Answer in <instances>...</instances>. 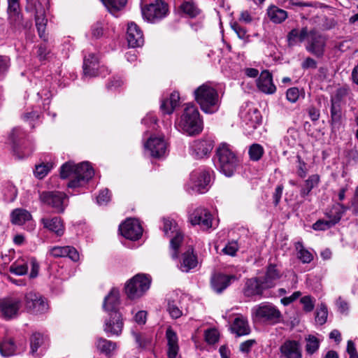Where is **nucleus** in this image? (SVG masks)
Wrapping results in <instances>:
<instances>
[{"label": "nucleus", "mask_w": 358, "mask_h": 358, "mask_svg": "<svg viewBox=\"0 0 358 358\" xmlns=\"http://www.w3.org/2000/svg\"><path fill=\"white\" fill-rule=\"evenodd\" d=\"M94 175V169L87 162L78 164L68 162L64 164L60 169L62 178L71 179L67 185L69 188H76L84 185Z\"/></svg>", "instance_id": "1"}, {"label": "nucleus", "mask_w": 358, "mask_h": 358, "mask_svg": "<svg viewBox=\"0 0 358 358\" xmlns=\"http://www.w3.org/2000/svg\"><path fill=\"white\" fill-rule=\"evenodd\" d=\"M119 305L120 292L117 289L113 288L105 297L103 307L110 316V320L106 322L104 330L115 335H119L123 327L121 315L118 312Z\"/></svg>", "instance_id": "2"}, {"label": "nucleus", "mask_w": 358, "mask_h": 358, "mask_svg": "<svg viewBox=\"0 0 358 358\" xmlns=\"http://www.w3.org/2000/svg\"><path fill=\"white\" fill-rule=\"evenodd\" d=\"M195 100L206 113L212 114L219 110L220 99L217 91L207 84H203L194 91Z\"/></svg>", "instance_id": "3"}, {"label": "nucleus", "mask_w": 358, "mask_h": 358, "mask_svg": "<svg viewBox=\"0 0 358 358\" xmlns=\"http://www.w3.org/2000/svg\"><path fill=\"white\" fill-rule=\"evenodd\" d=\"M216 154L220 171L226 176H231L239 164V160L230 145L222 143L217 148Z\"/></svg>", "instance_id": "4"}, {"label": "nucleus", "mask_w": 358, "mask_h": 358, "mask_svg": "<svg viewBox=\"0 0 358 358\" xmlns=\"http://www.w3.org/2000/svg\"><path fill=\"white\" fill-rule=\"evenodd\" d=\"M179 126L188 135L193 136L202 131V123L197 108L187 104L181 115Z\"/></svg>", "instance_id": "5"}, {"label": "nucleus", "mask_w": 358, "mask_h": 358, "mask_svg": "<svg viewBox=\"0 0 358 358\" xmlns=\"http://www.w3.org/2000/svg\"><path fill=\"white\" fill-rule=\"evenodd\" d=\"M150 280L144 274H137L126 285L125 292L128 297L135 299L141 297L150 288Z\"/></svg>", "instance_id": "6"}, {"label": "nucleus", "mask_w": 358, "mask_h": 358, "mask_svg": "<svg viewBox=\"0 0 358 358\" xmlns=\"http://www.w3.org/2000/svg\"><path fill=\"white\" fill-rule=\"evenodd\" d=\"M252 314L257 320L271 324L278 323L281 317L280 310L275 306L267 303L255 307Z\"/></svg>", "instance_id": "7"}, {"label": "nucleus", "mask_w": 358, "mask_h": 358, "mask_svg": "<svg viewBox=\"0 0 358 358\" xmlns=\"http://www.w3.org/2000/svg\"><path fill=\"white\" fill-rule=\"evenodd\" d=\"M22 300L14 295L6 296L0 299V317L5 320H12L19 315Z\"/></svg>", "instance_id": "8"}, {"label": "nucleus", "mask_w": 358, "mask_h": 358, "mask_svg": "<svg viewBox=\"0 0 358 358\" xmlns=\"http://www.w3.org/2000/svg\"><path fill=\"white\" fill-rule=\"evenodd\" d=\"M163 231L166 236L172 237L170 241L171 248L173 250L171 256L173 259L178 257V249L183 240V236L180 232L178 224L173 220L164 218Z\"/></svg>", "instance_id": "9"}, {"label": "nucleus", "mask_w": 358, "mask_h": 358, "mask_svg": "<svg viewBox=\"0 0 358 358\" xmlns=\"http://www.w3.org/2000/svg\"><path fill=\"white\" fill-rule=\"evenodd\" d=\"M40 199L54 208L56 213H62L67 206L68 196L62 192H43L40 195Z\"/></svg>", "instance_id": "10"}, {"label": "nucleus", "mask_w": 358, "mask_h": 358, "mask_svg": "<svg viewBox=\"0 0 358 358\" xmlns=\"http://www.w3.org/2000/svg\"><path fill=\"white\" fill-rule=\"evenodd\" d=\"M143 17L148 22H155L164 17L168 13V6L162 0H156L141 8Z\"/></svg>", "instance_id": "11"}, {"label": "nucleus", "mask_w": 358, "mask_h": 358, "mask_svg": "<svg viewBox=\"0 0 358 358\" xmlns=\"http://www.w3.org/2000/svg\"><path fill=\"white\" fill-rule=\"evenodd\" d=\"M306 50L317 57H322L324 53L326 38L315 30L309 31Z\"/></svg>", "instance_id": "12"}, {"label": "nucleus", "mask_w": 358, "mask_h": 358, "mask_svg": "<svg viewBox=\"0 0 358 358\" xmlns=\"http://www.w3.org/2000/svg\"><path fill=\"white\" fill-rule=\"evenodd\" d=\"M25 306L27 310L34 314H42L48 309L45 299L38 293L30 292L25 295Z\"/></svg>", "instance_id": "13"}, {"label": "nucleus", "mask_w": 358, "mask_h": 358, "mask_svg": "<svg viewBox=\"0 0 358 358\" xmlns=\"http://www.w3.org/2000/svg\"><path fill=\"white\" fill-rule=\"evenodd\" d=\"M241 275H226L222 273H215L211 278V286L213 290L222 293L233 282L239 280Z\"/></svg>", "instance_id": "14"}, {"label": "nucleus", "mask_w": 358, "mask_h": 358, "mask_svg": "<svg viewBox=\"0 0 358 358\" xmlns=\"http://www.w3.org/2000/svg\"><path fill=\"white\" fill-rule=\"evenodd\" d=\"M121 234L127 239L137 240L143 233L142 227L136 219H127L120 226Z\"/></svg>", "instance_id": "15"}, {"label": "nucleus", "mask_w": 358, "mask_h": 358, "mask_svg": "<svg viewBox=\"0 0 358 358\" xmlns=\"http://www.w3.org/2000/svg\"><path fill=\"white\" fill-rule=\"evenodd\" d=\"M281 358H302V350L299 341L286 340L279 348Z\"/></svg>", "instance_id": "16"}, {"label": "nucleus", "mask_w": 358, "mask_h": 358, "mask_svg": "<svg viewBox=\"0 0 358 358\" xmlns=\"http://www.w3.org/2000/svg\"><path fill=\"white\" fill-rule=\"evenodd\" d=\"M189 221L192 225L199 224L203 229L212 227V215L205 208H196L190 215Z\"/></svg>", "instance_id": "17"}, {"label": "nucleus", "mask_w": 358, "mask_h": 358, "mask_svg": "<svg viewBox=\"0 0 358 358\" xmlns=\"http://www.w3.org/2000/svg\"><path fill=\"white\" fill-rule=\"evenodd\" d=\"M153 157H162L166 150V143L163 138L150 137L145 145Z\"/></svg>", "instance_id": "18"}, {"label": "nucleus", "mask_w": 358, "mask_h": 358, "mask_svg": "<svg viewBox=\"0 0 358 358\" xmlns=\"http://www.w3.org/2000/svg\"><path fill=\"white\" fill-rule=\"evenodd\" d=\"M127 40L129 46L131 48L139 47L143 44L144 38L143 33L134 22L128 24Z\"/></svg>", "instance_id": "19"}, {"label": "nucleus", "mask_w": 358, "mask_h": 358, "mask_svg": "<svg viewBox=\"0 0 358 358\" xmlns=\"http://www.w3.org/2000/svg\"><path fill=\"white\" fill-rule=\"evenodd\" d=\"M264 288V285L262 280L258 278H252L248 279L243 289V294L247 297L254 296H262Z\"/></svg>", "instance_id": "20"}, {"label": "nucleus", "mask_w": 358, "mask_h": 358, "mask_svg": "<svg viewBox=\"0 0 358 358\" xmlns=\"http://www.w3.org/2000/svg\"><path fill=\"white\" fill-rule=\"evenodd\" d=\"M258 89L265 93L271 94L276 91V87L273 83L272 76L268 71H264L257 80Z\"/></svg>", "instance_id": "21"}, {"label": "nucleus", "mask_w": 358, "mask_h": 358, "mask_svg": "<svg viewBox=\"0 0 358 358\" xmlns=\"http://www.w3.org/2000/svg\"><path fill=\"white\" fill-rule=\"evenodd\" d=\"M213 148V141L211 139H200L194 141L192 149L197 158H203L208 155Z\"/></svg>", "instance_id": "22"}, {"label": "nucleus", "mask_w": 358, "mask_h": 358, "mask_svg": "<svg viewBox=\"0 0 358 358\" xmlns=\"http://www.w3.org/2000/svg\"><path fill=\"white\" fill-rule=\"evenodd\" d=\"M197 264V257L194 254V249L192 247H189L187 250L182 254L180 269L182 272L187 273L194 268Z\"/></svg>", "instance_id": "23"}, {"label": "nucleus", "mask_w": 358, "mask_h": 358, "mask_svg": "<svg viewBox=\"0 0 358 358\" xmlns=\"http://www.w3.org/2000/svg\"><path fill=\"white\" fill-rule=\"evenodd\" d=\"M281 277L280 271L276 268L275 265L270 264L268 266L265 276L262 280L264 285V288L270 289L273 287L276 281Z\"/></svg>", "instance_id": "24"}, {"label": "nucleus", "mask_w": 358, "mask_h": 358, "mask_svg": "<svg viewBox=\"0 0 358 358\" xmlns=\"http://www.w3.org/2000/svg\"><path fill=\"white\" fill-rule=\"evenodd\" d=\"M166 337L168 343L167 355L169 358H175L179 350L178 336L171 328H168L166 332Z\"/></svg>", "instance_id": "25"}, {"label": "nucleus", "mask_w": 358, "mask_h": 358, "mask_svg": "<svg viewBox=\"0 0 358 358\" xmlns=\"http://www.w3.org/2000/svg\"><path fill=\"white\" fill-rule=\"evenodd\" d=\"M192 180H194V187L199 192H203L210 182V173L203 171L199 173H194L192 175Z\"/></svg>", "instance_id": "26"}, {"label": "nucleus", "mask_w": 358, "mask_h": 358, "mask_svg": "<svg viewBox=\"0 0 358 358\" xmlns=\"http://www.w3.org/2000/svg\"><path fill=\"white\" fill-rule=\"evenodd\" d=\"M98 59L94 54L85 57L83 62V73L85 76L94 77L97 75Z\"/></svg>", "instance_id": "27"}, {"label": "nucleus", "mask_w": 358, "mask_h": 358, "mask_svg": "<svg viewBox=\"0 0 358 358\" xmlns=\"http://www.w3.org/2000/svg\"><path fill=\"white\" fill-rule=\"evenodd\" d=\"M41 222L45 228L54 232L57 236L63 235L64 227L60 217H55L52 219L42 218Z\"/></svg>", "instance_id": "28"}, {"label": "nucleus", "mask_w": 358, "mask_h": 358, "mask_svg": "<svg viewBox=\"0 0 358 358\" xmlns=\"http://www.w3.org/2000/svg\"><path fill=\"white\" fill-rule=\"evenodd\" d=\"M180 100L179 94L178 92H173L171 94L169 98L162 101L160 108L164 114H171L174 109L178 106Z\"/></svg>", "instance_id": "29"}, {"label": "nucleus", "mask_w": 358, "mask_h": 358, "mask_svg": "<svg viewBox=\"0 0 358 358\" xmlns=\"http://www.w3.org/2000/svg\"><path fill=\"white\" fill-rule=\"evenodd\" d=\"M231 329V331L238 336L248 335L250 332L248 321L243 317H236L234 320Z\"/></svg>", "instance_id": "30"}, {"label": "nucleus", "mask_w": 358, "mask_h": 358, "mask_svg": "<svg viewBox=\"0 0 358 358\" xmlns=\"http://www.w3.org/2000/svg\"><path fill=\"white\" fill-rule=\"evenodd\" d=\"M267 15L271 22L275 24L282 23L287 17V13L275 6L268 7Z\"/></svg>", "instance_id": "31"}, {"label": "nucleus", "mask_w": 358, "mask_h": 358, "mask_svg": "<svg viewBox=\"0 0 358 358\" xmlns=\"http://www.w3.org/2000/svg\"><path fill=\"white\" fill-rule=\"evenodd\" d=\"M309 32L307 27H303L301 31L297 29H292L287 34V41L289 46L294 45L298 38L302 42L306 38H308Z\"/></svg>", "instance_id": "32"}, {"label": "nucleus", "mask_w": 358, "mask_h": 358, "mask_svg": "<svg viewBox=\"0 0 358 358\" xmlns=\"http://www.w3.org/2000/svg\"><path fill=\"white\" fill-rule=\"evenodd\" d=\"M343 113L341 105L331 103V124L333 129H338L342 123Z\"/></svg>", "instance_id": "33"}, {"label": "nucleus", "mask_w": 358, "mask_h": 358, "mask_svg": "<svg viewBox=\"0 0 358 358\" xmlns=\"http://www.w3.org/2000/svg\"><path fill=\"white\" fill-rule=\"evenodd\" d=\"M31 218V214L24 209L17 208L11 213V221L15 224L22 225Z\"/></svg>", "instance_id": "34"}, {"label": "nucleus", "mask_w": 358, "mask_h": 358, "mask_svg": "<svg viewBox=\"0 0 358 358\" xmlns=\"http://www.w3.org/2000/svg\"><path fill=\"white\" fill-rule=\"evenodd\" d=\"M9 271L17 275H25L28 271V263L24 259H18L9 267Z\"/></svg>", "instance_id": "35"}, {"label": "nucleus", "mask_w": 358, "mask_h": 358, "mask_svg": "<svg viewBox=\"0 0 358 358\" xmlns=\"http://www.w3.org/2000/svg\"><path fill=\"white\" fill-rule=\"evenodd\" d=\"M320 182V176L317 174L310 176L306 181L304 186L301 190V195L303 197L307 196L310 191L317 186Z\"/></svg>", "instance_id": "36"}, {"label": "nucleus", "mask_w": 358, "mask_h": 358, "mask_svg": "<svg viewBox=\"0 0 358 358\" xmlns=\"http://www.w3.org/2000/svg\"><path fill=\"white\" fill-rule=\"evenodd\" d=\"M47 337L43 334L36 332L34 333L30 338L31 351L34 354L39 347L45 344Z\"/></svg>", "instance_id": "37"}, {"label": "nucleus", "mask_w": 358, "mask_h": 358, "mask_svg": "<svg viewBox=\"0 0 358 358\" xmlns=\"http://www.w3.org/2000/svg\"><path fill=\"white\" fill-rule=\"evenodd\" d=\"M245 120L250 127L255 129L260 124L262 117L257 109L250 110L245 117Z\"/></svg>", "instance_id": "38"}, {"label": "nucleus", "mask_w": 358, "mask_h": 358, "mask_svg": "<svg viewBox=\"0 0 358 358\" xmlns=\"http://www.w3.org/2000/svg\"><path fill=\"white\" fill-rule=\"evenodd\" d=\"M16 346L10 338H6L0 344V352L3 356L8 357L13 355L15 351Z\"/></svg>", "instance_id": "39"}, {"label": "nucleus", "mask_w": 358, "mask_h": 358, "mask_svg": "<svg viewBox=\"0 0 358 358\" xmlns=\"http://www.w3.org/2000/svg\"><path fill=\"white\" fill-rule=\"evenodd\" d=\"M306 342V351L308 355L314 354L320 347V341L313 335H308L305 338Z\"/></svg>", "instance_id": "40"}, {"label": "nucleus", "mask_w": 358, "mask_h": 358, "mask_svg": "<svg viewBox=\"0 0 358 358\" xmlns=\"http://www.w3.org/2000/svg\"><path fill=\"white\" fill-rule=\"evenodd\" d=\"M36 26L38 32L39 36L44 41H47V37L45 33L47 20L43 16V13L38 15L37 13L35 16Z\"/></svg>", "instance_id": "41"}, {"label": "nucleus", "mask_w": 358, "mask_h": 358, "mask_svg": "<svg viewBox=\"0 0 358 358\" xmlns=\"http://www.w3.org/2000/svg\"><path fill=\"white\" fill-rule=\"evenodd\" d=\"M99 350L106 355H109L116 348V344L110 341L103 338H99L96 343Z\"/></svg>", "instance_id": "42"}, {"label": "nucleus", "mask_w": 358, "mask_h": 358, "mask_svg": "<svg viewBox=\"0 0 358 358\" xmlns=\"http://www.w3.org/2000/svg\"><path fill=\"white\" fill-rule=\"evenodd\" d=\"M9 24L15 29H20L23 27L22 16L19 10L15 11L8 10Z\"/></svg>", "instance_id": "43"}, {"label": "nucleus", "mask_w": 358, "mask_h": 358, "mask_svg": "<svg viewBox=\"0 0 358 358\" xmlns=\"http://www.w3.org/2000/svg\"><path fill=\"white\" fill-rule=\"evenodd\" d=\"M101 1L110 13H114L124 8L127 0H101Z\"/></svg>", "instance_id": "44"}, {"label": "nucleus", "mask_w": 358, "mask_h": 358, "mask_svg": "<svg viewBox=\"0 0 358 358\" xmlns=\"http://www.w3.org/2000/svg\"><path fill=\"white\" fill-rule=\"evenodd\" d=\"M263 147L257 143H254L250 146L248 154L251 160L257 162L259 161L264 155Z\"/></svg>", "instance_id": "45"}, {"label": "nucleus", "mask_w": 358, "mask_h": 358, "mask_svg": "<svg viewBox=\"0 0 358 358\" xmlns=\"http://www.w3.org/2000/svg\"><path fill=\"white\" fill-rule=\"evenodd\" d=\"M339 215H336L333 220H317L313 226L315 230H326L339 222Z\"/></svg>", "instance_id": "46"}, {"label": "nucleus", "mask_w": 358, "mask_h": 358, "mask_svg": "<svg viewBox=\"0 0 358 358\" xmlns=\"http://www.w3.org/2000/svg\"><path fill=\"white\" fill-rule=\"evenodd\" d=\"M180 10L189 15L190 17H194L199 13V10L192 1H185L180 6Z\"/></svg>", "instance_id": "47"}, {"label": "nucleus", "mask_w": 358, "mask_h": 358, "mask_svg": "<svg viewBox=\"0 0 358 358\" xmlns=\"http://www.w3.org/2000/svg\"><path fill=\"white\" fill-rule=\"evenodd\" d=\"M348 208L341 203H336L333 208L327 213L329 220H333L336 215H339V220L341 219L344 213L347 210Z\"/></svg>", "instance_id": "48"}, {"label": "nucleus", "mask_w": 358, "mask_h": 358, "mask_svg": "<svg viewBox=\"0 0 358 358\" xmlns=\"http://www.w3.org/2000/svg\"><path fill=\"white\" fill-rule=\"evenodd\" d=\"M328 315L327 308L324 304H321L317 310L315 321L320 325L324 324L327 322Z\"/></svg>", "instance_id": "49"}, {"label": "nucleus", "mask_w": 358, "mask_h": 358, "mask_svg": "<svg viewBox=\"0 0 358 358\" xmlns=\"http://www.w3.org/2000/svg\"><path fill=\"white\" fill-rule=\"evenodd\" d=\"M167 311L173 319H178L182 315L177 303L171 300L168 301Z\"/></svg>", "instance_id": "50"}, {"label": "nucleus", "mask_w": 358, "mask_h": 358, "mask_svg": "<svg viewBox=\"0 0 358 358\" xmlns=\"http://www.w3.org/2000/svg\"><path fill=\"white\" fill-rule=\"evenodd\" d=\"M52 164H39L36 166V169L34 171V174L36 177L42 179L50 171V170L52 169Z\"/></svg>", "instance_id": "51"}, {"label": "nucleus", "mask_w": 358, "mask_h": 358, "mask_svg": "<svg viewBox=\"0 0 358 358\" xmlns=\"http://www.w3.org/2000/svg\"><path fill=\"white\" fill-rule=\"evenodd\" d=\"M231 27L235 31L239 38L243 40H248L249 35L247 34V30L245 28L241 27L237 22L231 23Z\"/></svg>", "instance_id": "52"}, {"label": "nucleus", "mask_w": 358, "mask_h": 358, "mask_svg": "<svg viewBox=\"0 0 358 358\" xmlns=\"http://www.w3.org/2000/svg\"><path fill=\"white\" fill-rule=\"evenodd\" d=\"M348 94V90L345 88H339L336 90L335 94L331 98V103L341 105L342 99Z\"/></svg>", "instance_id": "53"}, {"label": "nucleus", "mask_w": 358, "mask_h": 358, "mask_svg": "<svg viewBox=\"0 0 358 358\" xmlns=\"http://www.w3.org/2000/svg\"><path fill=\"white\" fill-rule=\"evenodd\" d=\"M68 250L69 246H56L50 250V254L55 257H66Z\"/></svg>", "instance_id": "54"}, {"label": "nucleus", "mask_w": 358, "mask_h": 358, "mask_svg": "<svg viewBox=\"0 0 358 358\" xmlns=\"http://www.w3.org/2000/svg\"><path fill=\"white\" fill-rule=\"evenodd\" d=\"M205 338L208 343L214 344L218 341V333L215 329L207 330L205 333Z\"/></svg>", "instance_id": "55"}, {"label": "nucleus", "mask_w": 358, "mask_h": 358, "mask_svg": "<svg viewBox=\"0 0 358 358\" xmlns=\"http://www.w3.org/2000/svg\"><path fill=\"white\" fill-rule=\"evenodd\" d=\"M301 303L306 312H310L314 308V301L310 296H305L301 299Z\"/></svg>", "instance_id": "56"}, {"label": "nucleus", "mask_w": 358, "mask_h": 358, "mask_svg": "<svg viewBox=\"0 0 358 358\" xmlns=\"http://www.w3.org/2000/svg\"><path fill=\"white\" fill-rule=\"evenodd\" d=\"M299 96V91L296 87H292L287 90L286 93L287 99L291 103H295Z\"/></svg>", "instance_id": "57"}, {"label": "nucleus", "mask_w": 358, "mask_h": 358, "mask_svg": "<svg viewBox=\"0 0 358 358\" xmlns=\"http://www.w3.org/2000/svg\"><path fill=\"white\" fill-rule=\"evenodd\" d=\"M336 24V22L332 17L323 16L322 17L321 25L324 29H330L334 28Z\"/></svg>", "instance_id": "58"}, {"label": "nucleus", "mask_w": 358, "mask_h": 358, "mask_svg": "<svg viewBox=\"0 0 358 358\" xmlns=\"http://www.w3.org/2000/svg\"><path fill=\"white\" fill-rule=\"evenodd\" d=\"M298 257L304 264L310 263L313 260L312 254L305 249H301L299 251Z\"/></svg>", "instance_id": "59"}, {"label": "nucleus", "mask_w": 358, "mask_h": 358, "mask_svg": "<svg viewBox=\"0 0 358 358\" xmlns=\"http://www.w3.org/2000/svg\"><path fill=\"white\" fill-rule=\"evenodd\" d=\"M238 245L236 242L229 243L223 249L222 252L225 255L234 256L238 251Z\"/></svg>", "instance_id": "60"}, {"label": "nucleus", "mask_w": 358, "mask_h": 358, "mask_svg": "<svg viewBox=\"0 0 358 358\" xmlns=\"http://www.w3.org/2000/svg\"><path fill=\"white\" fill-rule=\"evenodd\" d=\"M110 200L109 191L107 189H103L100 192L97 196V202L99 204H105Z\"/></svg>", "instance_id": "61"}, {"label": "nucleus", "mask_w": 358, "mask_h": 358, "mask_svg": "<svg viewBox=\"0 0 358 358\" xmlns=\"http://www.w3.org/2000/svg\"><path fill=\"white\" fill-rule=\"evenodd\" d=\"M301 67L303 69H316L317 68V62L314 59H313L311 57H307L302 62Z\"/></svg>", "instance_id": "62"}, {"label": "nucleus", "mask_w": 358, "mask_h": 358, "mask_svg": "<svg viewBox=\"0 0 358 358\" xmlns=\"http://www.w3.org/2000/svg\"><path fill=\"white\" fill-rule=\"evenodd\" d=\"M147 313L144 310H140L135 315L134 320L138 324H144L146 322Z\"/></svg>", "instance_id": "63"}, {"label": "nucleus", "mask_w": 358, "mask_h": 358, "mask_svg": "<svg viewBox=\"0 0 358 358\" xmlns=\"http://www.w3.org/2000/svg\"><path fill=\"white\" fill-rule=\"evenodd\" d=\"M301 293L300 292H295L292 294V296L289 297H285L281 299V302L283 305L287 306L289 303H292L296 299H298L301 296Z\"/></svg>", "instance_id": "64"}]
</instances>
